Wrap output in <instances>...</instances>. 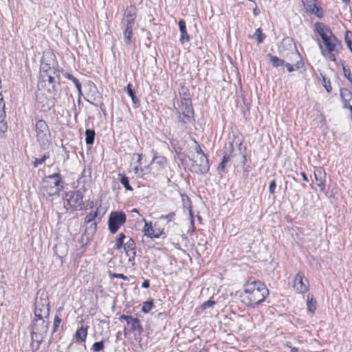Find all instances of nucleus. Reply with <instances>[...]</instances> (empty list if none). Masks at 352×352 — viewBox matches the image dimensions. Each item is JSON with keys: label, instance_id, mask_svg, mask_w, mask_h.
Here are the masks:
<instances>
[{"label": "nucleus", "instance_id": "obj_1", "mask_svg": "<svg viewBox=\"0 0 352 352\" xmlns=\"http://www.w3.org/2000/svg\"><path fill=\"white\" fill-rule=\"evenodd\" d=\"M59 82V71L55 63L41 61L38 82L39 93L36 96L37 107L42 111L50 110L54 105L53 95L56 92Z\"/></svg>", "mask_w": 352, "mask_h": 352}, {"label": "nucleus", "instance_id": "obj_2", "mask_svg": "<svg viewBox=\"0 0 352 352\" xmlns=\"http://www.w3.org/2000/svg\"><path fill=\"white\" fill-rule=\"evenodd\" d=\"M315 30L321 37L326 47L327 52L319 45L321 53L324 56L331 61L336 60V53L339 52L341 47V42L333 35L331 30L321 23H315Z\"/></svg>", "mask_w": 352, "mask_h": 352}, {"label": "nucleus", "instance_id": "obj_3", "mask_svg": "<svg viewBox=\"0 0 352 352\" xmlns=\"http://www.w3.org/2000/svg\"><path fill=\"white\" fill-rule=\"evenodd\" d=\"M243 288V302L248 306L260 304L269 294L268 289L261 281L247 282Z\"/></svg>", "mask_w": 352, "mask_h": 352}, {"label": "nucleus", "instance_id": "obj_4", "mask_svg": "<svg viewBox=\"0 0 352 352\" xmlns=\"http://www.w3.org/2000/svg\"><path fill=\"white\" fill-rule=\"evenodd\" d=\"M60 183L61 178L59 173L48 175L43 180L41 191L46 197L58 196L63 188Z\"/></svg>", "mask_w": 352, "mask_h": 352}, {"label": "nucleus", "instance_id": "obj_5", "mask_svg": "<svg viewBox=\"0 0 352 352\" xmlns=\"http://www.w3.org/2000/svg\"><path fill=\"white\" fill-rule=\"evenodd\" d=\"M136 19V11L134 7L127 8L124 13L121 21L122 28L124 29V39L126 44H130L133 35V26Z\"/></svg>", "mask_w": 352, "mask_h": 352}, {"label": "nucleus", "instance_id": "obj_6", "mask_svg": "<svg viewBox=\"0 0 352 352\" xmlns=\"http://www.w3.org/2000/svg\"><path fill=\"white\" fill-rule=\"evenodd\" d=\"M48 329V322L45 318H36L33 320L32 326V339L33 341L40 344Z\"/></svg>", "mask_w": 352, "mask_h": 352}, {"label": "nucleus", "instance_id": "obj_7", "mask_svg": "<svg viewBox=\"0 0 352 352\" xmlns=\"http://www.w3.org/2000/svg\"><path fill=\"white\" fill-rule=\"evenodd\" d=\"M35 133L38 142L43 148H47L50 142L51 134L46 122L40 120L35 124Z\"/></svg>", "mask_w": 352, "mask_h": 352}, {"label": "nucleus", "instance_id": "obj_8", "mask_svg": "<svg viewBox=\"0 0 352 352\" xmlns=\"http://www.w3.org/2000/svg\"><path fill=\"white\" fill-rule=\"evenodd\" d=\"M35 300L34 317L47 318L50 314L47 294L42 292Z\"/></svg>", "mask_w": 352, "mask_h": 352}, {"label": "nucleus", "instance_id": "obj_9", "mask_svg": "<svg viewBox=\"0 0 352 352\" xmlns=\"http://www.w3.org/2000/svg\"><path fill=\"white\" fill-rule=\"evenodd\" d=\"M126 217L123 212H112L108 219V228L111 234H116L126 222Z\"/></svg>", "mask_w": 352, "mask_h": 352}, {"label": "nucleus", "instance_id": "obj_10", "mask_svg": "<svg viewBox=\"0 0 352 352\" xmlns=\"http://www.w3.org/2000/svg\"><path fill=\"white\" fill-rule=\"evenodd\" d=\"M65 199L68 206L75 210H81L84 204L82 194L80 190L67 192Z\"/></svg>", "mask_w": 352, "mask_h": 352}, {"label": "nucleus", "instance_id": "obj_11", "mask_svg": "<svg viewBox=\"0 0 352 352\" xmlns=\"http://www.w3.org/2000/svg\"><path fill=\"white\" fill-rule=\"evenodd\" d=\"M144 226L143 228V232L146 236L150 239H158L164 234V229L160 228L159 225L155 223L152 225L151 222H147L144 219Z\"/></svg>", "mask_w": 352, "mask_h": 352}, {"label": "nucleus", "instance_id": "obj_12", "mask_svg": "<svg viewBox=\"0 0 352 352\" xmlns=\"http://www.w3.org/2000/svg\"><path fill=\"white\" fill-rule=\"evenodd\" d=\"M309 287V280L305 277L303 273L299 272L294 277L293 287L298 294L306 293Z\"/></svg>", "mask_w": 352, "mask_h": 352}, {"label": "nucleus", "instance_id": "obj_13", "mask_svg": "<svg viewBox=\"0 0 352 352\" xmlns=\"http://www.w3.org/2000/svg\"><path fill=\"white\" fill-rule=\"evenodd\" d=\"M119 320L120 321L122 320H126L127 325L129 327V329H124V334L126 335L127 331H138L139 333H141L142 332V327L141 325V322L138 318H133L131 316H125L122 315Z\"/></svg>", "mask_w": 352, "mask_h": 352}, {"label": "nucleus", "instance_id": "obj_14", "mask_svg": "<svg viewBox=\"0 0 352 352\" xmlns=\"http://www.w3.org/2000/svg\"><path fill=\"white\" fill-rule=\"evenodd\" d=\"M176 109L179 113L183 114L185 117H191L193 115L191 98L180 99Z\"/></svg>", "mask_w": 352, "mask_h": 352}, {"label": "nucleus", "instance_id": "obj_15", "mask_svg": "<svg viewBox=\"0 0 352 352\" xmlns=\"http://www.w3.org/2000/svg\"><path fill=\"white\" fill-rule=\"evenodd\" d=\"M307 12L322 18L323 12L320 7L317 6V0H302Z\"/></svg>", "mask_w": 352, "mask_h": 352}, {"label": "nucleus", "instance_id": "obj_16", "mask_svg": "<svg viewBox=\"0 0 352 352\" xmlns=\"http://www.w3.org/2000/svg\"><path fill=\"white\" fill-rule=\"evenodd\" d=\"M195 171L201 174H205L208 172L210 166L208 160L205 154H201L199 157H196L195 161Z\"/></svg>", "mask_w": 352, "mask_h": 352}, {"label": "nucleus", "instance_id": "obj_17", "mask_svg": "<svg viewBox=\"0 0 352 352\" xmlns=\"http://www.w3.org/2000/svg\"><path fill=\"white\" fill-rule=\"evenodd\" d=\"M314 174L315 179L317 182V185L319 186L321 191H324L325 188L326 178V173L324 170L321 167L316 168L314 170Z\"/></svg>", "mask_w": 352, "mask_h": 352}, {"label": "nucleus", "instance_id": "obj_18", "mask_svg": "<svg viewBox=\"0 0 352 352\" xmlns=\"http://www.w3.org/2000/svg\"><path fill=\"white\" fill-rule=\"evenodd\" d=\"M123 248L126 256L129 258V260H133L136 254L135 243L134 241L131 238L129 237L127 241L124 243Z\"/></svg>", "mask_w": 352, "mask_h": 352}, {"label": "nucleus", "instance_id": "obj_19", "mask_svg": "<svg viewBox=\"0 0 352 352\" xmlns=\"http://www.w3.org/2000/svg\"><path fill=\"white\" fill-rule=\"evenodd\" d=\"M340 96L344 108H349L352 111V93L347 89H340Z\"/></svg>", "mask_w": 352, "mask_h": 352}, {"label": "nucleus", "instance_id": "obj_20", "mask_svg": "<svg viewBox=\"0 0 352 352\" xmlns=\"http://www.w3.org/2000/svg\"><path fill=\"white\" fill-rule=\"evenodd\" d=\"M179 28L181 33L180 42L184 43L188 42L190 40V37L188 34L186 26V22L184 20H180L179 22Z\"/></svg>", "mask_w": 352, "mask_h": 352}, {"label": "nucleus", "instance_id": "obj_21", "mask_svg": "<svg viewBox=\"0 0 352 352\" xmlns=\"http://www.w3.org/2000/svg\"><path fill=\"white\" fill-rule=\"evenodd\" d=\"M87 326H81L78 328L74 334L76 340L78 341L85 342L87 336Z\"/></svg>", "mask_w": 352, "mask_h": 352}, {"label": "nucleus", "instance_id": "obj_22", "mask_svg": "<svg viewBox=\"0 0 352 352\" xmlns=\"http://www.w3.org/2000/svg\"><path fill=\"white\" fill-rule=\"evenodd\" d=\"M151 165L156 166L159 170H162L166 165V159L162 156H155L153 159Z\"/></svg>", "mask_w": 352, "mask_h": 352}, {"label": "nucleus", "instance_id": "obj_23", "mask_svg": "<svg viewBox=\"0 0 352 352\" xmlns=\"http://www.w3.org/2000/svg\"><path fill=\"white\" fill-rule=\"evenodd\" d=\"M307 309L309 312L314 314L316 309V301L314 300L313 296H307Z\"/></svg>", "mask_w": 352, "mask_h": 352}, {"label": "nucleus", "instance_id": "obj_24", "mask_svg": "<svg viewBox=\"0 0 352 352\" xmlns=\"http://www.w3.org/2000/svg\"><path fill=\"white\" fill-rule=\"evenodd\" d=\"M85 142L87 144H92L94 141L95 132L94 130L87 129L85 131Z\"/></svg>", "mask_w": 352, "mask_h": 352}, {"label": "nucleus", "instance_id": "obj_25", "mask_svg": "<svg viewBox=\"0 0 352 352\" xmlns=\"http://www.w3.org/2000/svg\"><path fill=\"white\" fill-rule=\"evenodd\" d=\"M268 56L270 57V61L272 64V65L275 67H278L279 66H282L284 65L283 60L278 58L277 56H272L269 54Z\"/></svg>", "mask_w": 352, "mask_h": 352}, {"label": "nucleus", "instance_id": "obj_26", "mask_svg": "<svg viewBox=\"0 0 352 352\" xmlns=\"http://www.w3.org/2000/svg\"><path fill=\"white\" fill-rule=\"evenodd\" d=\"M126 236L123 233H120L116 240L115 248L117 250H120L124 245V241L126 239Z\"/></svg>", "mask_w": 352, "mask_h": 352}, {"label": "nucleus", "instance_id": "obj_27", "mask_svg": "<svg viewBox=\"0 0 352 352\" xmlns=\"http://www.w3.org/2000/svg\"><path fill=\"white\" fill-rule=\"evenodd\" d=\"M120 183L124 186V187L128 190H133L132 187L129 184V179L125 175L120 174Z\"/></svg>", "mask_w": 352, "mask_h": 352}, {"label": "nucleus", "instance_id": "obj_28", "mask_svg": "<svg viewBox=\"0 0 352 352\" xmlns=\"http://www.w3.org/2000/svg\"><path fill=\"white\" fill-rule=\"evenodd\" d=\"M254 36L256 38L258 43H263L265 38V35L262 33L261 28H258L256 30Z\"/></svg>", "mask_w": 352, "mask_h": 352}, {"label": "nucleus", "instance_id": "obj_29", "mask_svg": "<svg viewBox=\"0 0 352 352\" xmlns=\"http://www.w3.org/2000/svg\"><path fill=\"white\" fill-rule=\"evenodd\" d=\"M104 348V341H100V342H95L91 346V350L95 352H99V351H101L102 350H103Z\"/></svg>", "mask_w": 352, "mask_h": 352}, {"label": "nucleus", "instance_id": "obj_30", "mask_svg": "<svg viewBox=\"0 0 352 352\" xmlns=\"http://www.w3.org/2000/svg\"><path fill=\"white\" fill-rule=\"evenodd\" d=\"M180 99L182 98H190L189 91L188 88L185 87H181L179 91Z\"/></svg>", "mask_w": 352, "mask_h": 352}, {"label": "nucleus", "instance_id": "obj_31", "mask_svg": "<svg viewBox=\"0 0 352 352\" xmlns=\"http://www.w3.org/2000/svg\"><path fill=\"white\" fill-rule=\"evenodd\" d=\"M6 117L5 112V103L3 102V96L1 94H0V120L4 119Z\"/></svg>", "mask_w": 352, "mask_h": 352}, {"label": "nucleus", "instance_id": "obj_32", "mask_svg": "<svg viewBox=\"0 0 352 352\" xmlns=\"http://www.w3.org/2000/svg\"><path fill=\"white\" fill-rule=\"evenodd\" d=\"M91 177V171L89 170L84 169L82 172V176L80 178V181L83 179L82 182L86 183L89 182Z\"/></svg>", "mask_w": 352, "mask_h": 352}, {"label": "nucleus", "instance_id": "obj_33", "mask_svg": "<svg viewBox=\"0 0 352 352\" xmlns=\"http://www.w3.org/2000/svg\"><path fill=\"white\" fill-rule=\"evenodd\" d=\"M97 215H98L97 211L91 212L90 213H89L88 214L86 215V217L85 218V222L87 223H91L96 218Z\"/></svg>", "mask_w": 352, "mask_h": 352}, {"label": "nucleus", "instance_id": "obj_34", "mask_svg": "<svg viewBox=\"0 0 352 352\" xmlns=\"http://www.w3.org/2000/svg\"><path fill=\"white\" fill-rule=\"evenodd\" d=\"M322 85L323 87H324L325 90L328 92V93H330L331 91V83H330V80H328L327 78H326L324 76H322Z\"/></svg>", "mask_w": 352, "mask_h": 352}, {"label": "nucleus", "instance_id": "obj_35", "mask_svg": "<svg viewBox=\"0 0 352 352\" xmlns=\"http://www.w3.org/2000/svg\"><path fill=\"white\" fill-rule=\"evenodd\" d=\"M135 175L139 177H144L145 175L144 169L140 168L138 165L133 168Z\"/></svg>", "mask_w": 352, "mask_h": 352}, {"label": "nucleus", "instance_id": "obj_36", "mask_svg": "<svg viewBox=\"0 0 352 352\" xmlns=\"http://www.w3.org/2000/svg\"><path fill=\"white\" fill-rule=\"evenodd\" d=\"M152 307H153V303L152 302H150V301H146L143 303V306H142V311L144 312V313H148L151 311V309H152Z\"/></svg>", "mask_w": 352, "mask_h": 352}, {"label": "nucleus", "instance_id": "obj_37", "mask_svg": "<svg viewBox=\"0 0 352 352\" xmlns=\"http://www.w3.org/2000/svg\"><path fill=\"white\" fill-rule=\"evenodd\" d=\"M175 216V212H170L166 215H162L160 217V220H167L168 222H170L174 219V217Z\"/></svg>", "mask_w": 352, "mask_h": 352}, {"label": "nucleus", "instance_id": "obj_38", "mask_svg": "<svg viewBox=\"0 0 352 352\" xmlns=\"http://www.w3.org/2000/svg\"><path fill=\"white\" fill-rule=\"evenodd\" d=\"M61 322V319L58 316H55L53 325V332L57 331L60 324Z\"/></svg>", "mask_w": 352, "mask_h": 352}, {"label": "nucleus", "instance_id": "obj_39", "mask_svg": "<svg viewBox=\"0 0 352 352\" xmlns=\"http://www.w3.org/2000/svg\"><path fill=\"white\" fill-rule=\"evenodd\" d=\"M47 159V157L46 155H44L40 159H38V158H36L33 162V165L36 168L37 167L38 165L40 164H42L43 163L45 162V160Z\"/></svg>", "mask_w": 352, "mask_h": 352}, {"label": "nucleus", "instance_id": "obj_40", "mask_svg": "<svg viewBox=\"0 0 352 352\" xmlns=\"http://www.w3.org/2000/svg\"><path fill=\"white\" fill-rule=\"evenodd\" d=\"M126 91H127V94H129V96L132 98L133 102H135V94L131 88V85L129 84L128 85V86L126 87Z\"/></svg>", "mask_w": 352, "mask_h": 352}, {"label": "nucleus", "instance_id": "obj_41", "mask_svg": "<svg viewBox=\"0 0 352 352\" xmlns=\"http://www.w3.org/2000/svg\"><path fill=\"white\" fill-rule=\"evenodd\" d=\"M214 304H215L214 301L209 300L203 303L202 307H203V309L212 307L214 305Z\"/></svg>", "mask_w": 352, "mask_h": 352}, {"label": "nucleus", "instance_id": "obj_42", "mask_svg": "<svg viewBox=\"0 0 352 352\" xmlns=\"http://www.w3.org/2000/svg\"><path fill=\"white\" fill-rule=\"evenodd\" d=\"M276 186V184L275 180H272L270 182V186H269V190H270V192L271 194H274V193Z\"/></svg>", "mask_w": 352, "mask_h": 352}, {"label": "nucleus", "instance_id": "obj_43", "mask_svg": "<svg viewBox=\"0 0 352 352\" xmlns=\"http://www.w3.org/2000/svg\"><path fill=\"white\" fill-rule=\"evenodd\" d=\"M112 277H114V278H121V279H123L124 280H129V278L126 276H124L123 274H113L111 275Z\"/></svg>", "mask_w": 352, "mask_h": 352}, {"label": "nucleus", "instance_id": "obj_44", "mask_svg": "<svg viewBox=\"0 0 352 352\" xmlns=\"http://www.w3.org/2000/svg\"><path fill=\"white\" fill-rule=\"evenodd\" d=\"M72 81L74 83L76 87L77 88L78 91L80 92L81 91V85L78 79H76L75 77L72 80Z\"/></svg>", "mask_w": 352, "mask_h": 352}, {"label": "nucleus", "instance_id": "obj_45", "mask_svg": "<svg viewBox=\"0 0 352 352\" xmlns=\"http://www.w3.org/2000/svg\"><path fill=\"white\" fill-rule=\"evenodd\" d=\"M3 119L0 120V131L4 133L7 130L6 123L3 122Z\"/></svg>", "mask_w": 352, "mask_h": 352}, {"label": "nucleus", "instance_id": "obj_46", "mask_svg": "<svg viewBox=\"0 0 352 352\" xmlns=\"http://www.w3.org/2000/svg\"><path fill=\"white\" fill-rule=\"evenodd\" d=\"M136 157V161L138 165L141 164L142 155L140 154H133V158Z\"/></svg>", "mask_w": 352, "mask_h": 352}, {"label": "nucleus", "instance_id": "obj_47", "mask_svg": "<svg viewBox=\"0 0 352 352\" xmlns=\"http://www.w3.org/2000/svg\"><path fill=\"white\" fill-rule=\"evenodd\" d=\"M283 65H285L287 67V71L289 72H292L294 70L293 65L289 63H286V64H284Z\"/></svg>", "mask_w": 352, "mask_h": 352}, {"label": "nucleus", "instance_id": "obj_48", "mask_svg": "<svg viewBox=\"0 0 352 352\" xmlns=\"http://www.w3.org/2000/svg\"><path fill=\"white\" fill-rule=\"evenodd\" d=\"M195 150L197 153V157L200 156L201 154H204L199 146H197Z\"/></svg>", "mask_w": 352, "mask_h": 352}, {"label": "nucleus", "instance_id": "obj_49", "mask_svg": "<svg viewBox=\"0 0 352 352\" xmlns=\"http://www.w3.org/2000/svg\"><path fill=\"white\" fill-rule=\"evenodd\" d=\"M150 285V283L148 280H145L142 285V287L144 288H148Z\"/></svg>", "mask_w": 352, "mask_h": 352}, {"label": "nucleus", "instance_id": "obj_50", "mask_svg": "<svg viewBox=\"0 0 352 352\" xmlns=\"http://www.w3.org/2000/svg\"><path fill=\"white\" fill-rule=\"evenodd\" d=\"M344 74L345 75V76L351 82L352 80L351 78H350V76H351V73L349 71H346L344 68Z\"/></svg>", "mask_w": 352, "mask_h": 352}, {"label": "nucleus", "instance_id": "obj_51", "mask_svg": "<svg viewBox=\"0 0 352 352\" xmlns=\"http://www.w3.org/2000/svg\"><path fill=\"white\" fill-rule=\"evenodd\" d=\"M285 346L290 349L291 352H298V349L296 347H293V346L289 345L288 344H287Z\"/></svg>", "mask_w": 352, "mask_h": 352}, {"label": "nucleus", "instance_id": "obj_52", "mask_svg": "<svg viewBox=\"0 0 352 352\" xmlns=\"http://www.w3.org/2000/svg\"><path fill=\"white\" fill-rule=\"evenodd\" d=\"M253 14L255 16H258L260 14V10L258 9V8L257 7L256 5V7L253 10Z\"/></svg>", "mask_w": 352, "mask_h": 352}, {"label": "nucleus", "instance_id": "obj_53", "mask_svg": "<svg viewBox=\"0 0 352 352\" xmlns=\"http://www.w3.org/2000/svg\"><path fill=\"white\" fill-rule=\"evenodd\" d=\"M225 166H226V164L221 162L218 166V170L223 171Z\"/></svg>", "mask_w": 352, "mask_h": 352}, {"label": "nucleus", "instance_id": "obj_54", "mask_svg": "<svg viewBox=\"0 0 352 352\" xmlns=\"http://www.w3.org/2000/svg\"><path fill=\"white\" fill-rule=\"evenodd\" d=\"M150 166H151V164L142 168L143 169H144L145 175L148 174L150 173V170H151Z\"/></svg>", "mask_w": 352, "mask_h": 352}, {"label": "nucleus", "instance_id": "obj_55", "mask_svg": "<svg viewBox=\"0 0 352 352\" xmlns=\"http://www.w3.org/2000/svg\"><path fill=\"white\" fill-rule=\"evenodd\" d=\"M295 66L296 69H300L303 66V63L302 61H298Z\"/></svg>", "mask_w": 352, "mask_h": 352}, {"label": "nucleus", "instance_id": "obj_56", "mask_svg": "<svg viewBox=\"0 0 352 352\" xmlns=\"http://www.w3.org/2000/svg\"><path fill=\"white\" fill-rule=\"evenodd\" d=\"M301 175H302V179H303L304 181L308 182V178H307V175H306V173L305 172H302L301 173Z\"/></svg>", "mask_w": 352, "mask_h": 352}, {"label": "nucleus", "instance_id": "obj_57", "mask_svg": "<svg viewBox=\"0 0 352 352\" xmlns=\"http://www.w3.org/2000/svg\"><path fill=\"white\" fill-rule=\"evenodd\" d=\"M65 78H68L69 80H71L74 78L72 75H71V74H69L68 73L65 74Z\"/></svg>", "mask_w": 352, "mask_h": 352}, {"label": "nucleus", "instance_id": "obj_58", "mask_svg": "<svg viewBox=\"0 0 352 352\" xmlns=\"http://www.w3.org/2000/svg\"><path fill=\"white\" fill-rule=\"evenodd\" d=\"M228 160H229V156L224 155L221 162L226 164Z\"/></svg>", "mask_w": 352, "mask_h": 352}, {"label": "nucleus", "instance_id": "obj_59", "mask_svg": "<svg viewBox=\"0 0 352 352\" xmlns=\"http://www.w3.org/2000/svg\"><path fill=\"white\" fill-rule=\"evenodd\" d=\"M344 2H345L346 3H348L349 2L350 0H342Z\"/></svg>", "mask_w": 352, "mask_h": 352}, {"label": "nucleus", "instance_id": "obj_60", "mask_svg": "<svg viewBox=\"0 0 352 352\" xmlns=\"http://www.w3.org/2000/svg\"><path fill=\"white\" fill-rule=\"evenodd\" d=\"M133 211L135 212H138L137 209H134Z\"/></svg>", "mask_w": 352, "mask_h": 352}, {"label": "nucleus", "instance_id": "obj_61", "mask_svg": "<svg viewBox=\"0 0 352 352\" xmlns=\"http://www.w3.org/2000/svg\"><path fill=\"white\" fill-rule=\"evenodd\" d=\"M189 213H190V215H192V212H191L190 209L189 210Z\"/></svg>", "mask_w": 352, "mask_h": 352}]
</instances>
